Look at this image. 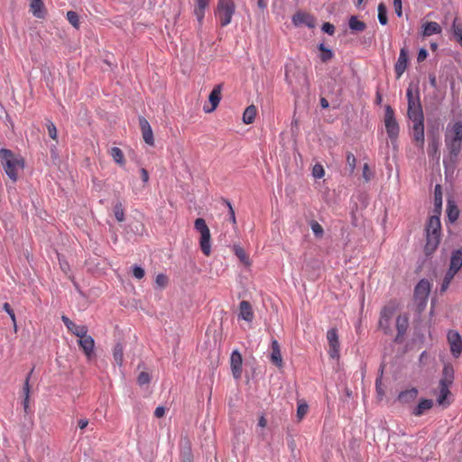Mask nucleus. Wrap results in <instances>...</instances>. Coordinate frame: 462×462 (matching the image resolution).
Returning <instances> with one entry per match:
<instances>
[{
    "instance_id": "9b49d317",
    "label": "nucleus",
    "mask_w": 462,
    "mask_h": 462,
    "mask_svg": "<svg viewBox=\"0 0 462 462\" xmlns=\"http://www.w3.org/2000/svg\"><path fill=\"white\" fill-rule=\"evenodd\" d=\"M395 310L392 306H385L380 313L379 328L384 331L385 334L391 332V320L394 315Z\"/></svg>"
},
{
    "instance_id": "5701e85b",
    "label": "nucleus",
    "mask_w": 462,
    "mask_h": 462,
    "mask_svg": "<svg viewBox=\"0 0 462 462\" xmlns=\"http://www.w3.org/2000/svg\"><path fill=\"white\" fill-rule=\"evenodd\" d=\"M440 242V236L439 235H427V241L425 245V254L430 255L435 252Z\"/></svg>"
},
{
    "instance_id": "aec40b11",
    "label": "nucleus",
    "mask_w": 462,
    "mask_h": 462,
    "mask_svg": "<svg viewBox=\"0 0 462 462\" xmlns=\"http://www.w3.org/2000/svg\"><path fill=\"white\" fill-rule=\"evenodd\" d=\"M30 12L37 18H44L46 15V8L42 0H31Z\"/></svg>"
},
{
    "instance_id": "de8ad7c7",
    "label": "nucleus",
    "mask_w": 462,
    "mask_h": 462,
    "mask_svg": "<svg viewBox=\"0 0 462 462\" xmlns=\"http://www.w3.org/2000/svg\"><path fill=\"white\" fill-rule=\"evenodd\" d=\"M150 380H151L150 375L146 372L140 373V374L138 375V378H137V382L140 385L149 383Z\"/></svg>"
},
{
    "instance_id": "39448f33",
    "label": "nucleus",
    "mask_w": 462,
    "mask_h": 462,
    "mask_svg": "<svg viewBox=\"0 0 462 462\" xmlns=\"http://www.w3.org/2000/svg\"><path fill=\"white\" fill-rule=\"evenodd\" d=\"M195 229L199 232L200 234V239H199V246L202 251V253L208 256L211 254V236H210V230L208 226L206 224L205 219L203 218H197L194 223Z\"/></svg>"
},
{
    "instance_id": "49530a36",
    "label": "nucleus",
    "mask_w": 462,
    "mask_h": 462,
    "mask_svg": "<svg viewBox=\"0 0 462 462\" xmlns=\"http://www.w3.org/2000/svg\"><path fill=\"white\" fill-rule=\"evenodd\" d=\"M235 254L243 263H248V255L245 254L243 248L236 247Z\"/></svg>"
},
{
    "instance_id": "4be33fe9",
    "label": "nucleus",
    "mask_w": 462,
    "mask_h": 462,
    "mask_svg": "<svg viewBox=\"0 0 462 462\" xmlns=\"http://www.w3.org/2000/svg\"><path fill=\"white\" fill-rule=\"evenodd\" d=\"M221 91H222L221 84L216 85L214 87V88L212 89V91L210 92L209 97H208V100L211 104V109L207 110V112H212L217 107V106L221 100Z\"/></svg>"
},
{
    "instance_id": "c85d7f7f",
    "label": "nucleus",
    "mask_w": 462,
    "mask_h": 462,
    "mask_svg": "<svg viewBox=\"0 0 462 462\" xmlns=\"http://www.w3.org/2000/svg\"><path fill=\"white\" fill-rule=\"evenodd\" d=\"M433 405V402L431 400H429V399H423L421 400L419 404L417 405V407L414 409L413 411V414L415 416H420L422 415L426 411L431 409Z\"/></svg>"
},
{
    "instance_id": "f704fd0d",
    "label": "nucleus",
    "mask_w": 462,
    "mask_h": 462,
    "mask_svg": "<svg viewBox=\"0 0 462 462\" xmlns=\"http://www.w3.org/2000/svg\"><path fill=\"white\" fill-rule=\"evenodd\" d=\"M318 48L320 51L319 58L323 62H327L333 59V51L330 49L326 48L324 43H319Z\"/></svg>"
},
{
    "instance_id": "72a5a7b5",
    "label": "nucleus",
    "mask_w": 462,
    "mask_h": 462,
    "mask_svg": "<svg viewBox=\"0 0 462 462\" xmlns=\"http://www.w3.org/2000/svg\"><path fill=\"white\" fill-rule=\"evenodd\" d=\"M449 386L450 384L439 383V394L438 397V402L439 405H445V401L448 395L450 393Z\"/></svg>"
},
{
    "instance_id": "393cba45",
    "label": "nucleus",
    "mask_w": 462,
    "mask_h": 462,
    "mask_svg": "<svg viewBox=\"0 0 462 462\" xmlns=\"http://www.w3.org/2000/svg\"><path fill=\"white\" fill-rule=\"evenodd\" d=\"M459 209L452 199H448L447 202V216L450 223H455L459 217Z\"/></svg>"
},
{
    "instance_id": "9d476101",
    "label": "nucleus",
    "mask_w": 462,
    "mask_h": 462,
    "mask_svg": "<svg viewBox=\"0 0 462 462\" xmlns=\"http://www.w3.org/2000/svg\"><path fill=\"white\" fill-rule=\"evenodd\" d=\"M448 342L450 346V352L455 358H457L462 353V337L457 331L449 330L448 333Z\"/></svg>"
},
{
    "instance_id": "e433bc0d",
    "label": "nucleus",
    "mask_w": 462,
    "mask_h": 462,
    "mask_svg": "<svg viewBox=\"0 0 462 462\" xmlns=\"http://www.w3.org/2000/svg\"><path fill=\"white\" fill-rule=\"evenodd\" d=\"M114 214L118 222H123L125 220V209L122 202L117 201L114 206Z\"/></svg>"
},
{
    "instance_id": "0eeeda50",
    "label": "nucleus",
    "mask_w": 462,
    "mask_h": 462,
    "mask_svg": "<svg viewBox=\"0 0 462 462\" xmlns=\"http://www.w3.org/2000/svg\"><path fill=\"white\" fill-rule=\"evenodd\" d=\"M383 122L388 137L392 143L395 142L399 136L400 126L395 118L394 111L389 105L385 106Z\"/></svg>"
},
{
    "instance_id": "4468645a",
    "label": "nucleus",
    "mask_w": 462,
    "mask_h": 462,
    "mask_svg": "<svg viewBox=\"0 0 462 462\" xmlns=\"http://www.w3.org/2000/svg\"><path fill=\"white\" fill-rule=\"evenodd\" d=\"M79 345L87 357L90 359L94 355L95 341L93 337L87 333L85 336L79 337Z\"/></svg>"
},
{
    "instance_id": "13d9d810",
    "label": "nucleus",
    "mask_w": 462,
    "mask_h": 462,
    "mask_svg": "<svg viewBox=\"0 0 462 462\" xmlns=\"http://www.w3.org/2000/svg\"><path fill=\"white\" fill-rule=\"evenodd\" d=\"M438 150H439L438 143L433 142L429 146V154L430 155L431 153H437Z\"/></svg>"
},
{
    "instance_id": "09e8293b",
    "label": "nucleus",
    "mask_w": 462,
    "mask_h": 462,
    "mask_svg": "<svg viewBox=\"0 0 462 462\" xmlns=\"http://www.w3.org/2000/svg\"><path fill=\"white\" fill-rule=\"evenodd\" d=\"M47 129H48L49 136L51 139L56 140L57 139V128H56L55 125L52 122H50L47 125Z\"/></svg>"
},
{
    "instance_id": "20e7f679",
    "label": "nucleus",
    "mask_w": 462,
    "mask_h": 462,
    "mask_svg": "<svg viewBox=\"0 0 462 462\" xmlns=\"http://www.w3.org/2000/svg\"><path fill=\"white\" fill-rule=\"evenodd\" d=\"M462 267V249L456 250L452 253L450 257V263L449 268L447 271L443 282L441 284V291H445L451 281L453 280L454 276L457 274V273L460 270Z\"/></svg>"
},
{
    "instance_id": "a18cd8bd",
    "label": "nucleus",
    "mask_w": 462,
    "mask_h": 462,
    "mask_svg": "<svg viewBox=\"0 0 462 462\" xmlns=\"http://www.w3.org/2000/svg\"><path fill=\"white\" fill-rule=\"evenodd\" d=\"M325 171L321 164H316L312 170V175L315 178L320 179L324 176Z\"/></svg>"
},
{
    "instance_id": "dca6fc26",
    "label": "nucleus",
    "mask_w": 462,
    "mask_h": 462,
    "mask_svg": "<svg viewBox=\"0 0 462 462\" xmlns=\"http://www.w3.org/2000/svg\"><path fill=\"white\" fill-rule=\"evenodd\" d=\"M139 125L142 131L143 141L152 146L154 144V138L152 127L149 122L144 117L139 118Z\"/></svg>"
},
{
    "instance_id": "2eb2a0df",
    "label": "nucleus",
    "mask_w": 462,
    "mask_h": 462,
    "mask_svg": "<svg viewBox=\"0 0 462 462\" xmlns=\"http://www.w3.org/2000/svg\"><path fill=\"white\" fill-rule=\"evenodd\" d=\"M61 320L66 326L67 329L75 335L76 337H79L81 336H85V334L88 333V328L87 326H80L74 323L72 320H70L67 316H62Z\"/></svg>"
},
{
    "instance_id": "680f3d73",
    "label": "nucleus",
    "mask_w": 462,
    "mask_h": 462,
    "mask_svg": "<svg viewBox=\"0 0 462 462\" xmlns=\"http://www.w3.org/2000/svg\"><path fill=\"white\" fill-rule=\"evenodd\" d=\"M455 39L462 46V31H453Z\"/></svg>"
},
{
    "instance_id": "4c0bfd02",
    "label": "nucleus",
    "mask_w": 462,
    "mask_h": 462,
    "mask_svg": "<svg viewBox=\"0 0 462 462\" xmlns=\"http://www.w3.org/2000/svg\"><path fill=\"white\" fill-rule=\"evenodd\" d=\"M378 19L382 25L387 23V10L383 4L378 5Z\"/></svg>"
},
{
    "instance_id": "c9c22d12",
    "label": "nucleus",
    "mask_w": 462,
    "mask_h": 462,
    "mask_svg": "<svg viewBox=\"0 0 462 462\" xmlns=\"http://www.w3.org/2000/svg\"><path fill=\"white\" fill-rule=\"evenodd\" d=\"M434 203L439 214L442 206V189L439 184H437L434 189Z\"/></svg>"
},
{
    "instance_id": "e2e57ef3",
    "label": "nucleus",
    "mask_w": 462,
    "mask_h": 462,
    "mask_svg": "<svg viewBox=\"0 0 462 462\" xmlns=\"http://www.w3.org/2000/svg\"><path fill=\"white\" fill-rule=\"evenodd\" d=\"M88 424V420L87 419H80L78 422V426L80 430H84Z\"/></svg>"
},
{
    "instance_id": "6e6d98bb",
    "label": "nucleus",
    "mask_w": 462,
    "mask_h": 462,
    "mask_svg": "<svg viewBox=\"0 0 462 462\" xmlns=\"http://www.w3.org/2000/svg\"><path fill=\"white\" fill-rule=\"evenodd\" d=\"M427 56H428V51L425 49H420L418 53V57H417L418 62L424 61L426 60Z\"/></svg>"
},
{
    "instance_id": "69168bd1",
    "label": "nucleus",
    "mask_w": 462,
    "mask_h": 462,
    "mask_svg": "<svg viewBox=\"0 0 462 462\" xmlns=\"http://www.w3.org/2000/svg\"><path fill=\"white\" fill-rule=\"evenodd\" d=\"M267 425V420L266 419L264 418L263 415H262L260 418H259V420H258V426H260L261 428H264L266 427Z\"/></svg>"
},
{
    "instance_id": "ea45409f",
    "label": "nucleus",
    "mask_w": 462,
    "mask_h": 462,
    "mask_svg": "<svg viewBox=\"0 0 462 462\" xmlns=\"http://www.w3.org/2000/svg\"><path fill=\"white\" fill-rule=\"evenodd\" d=\"M346 163L348 165L350 173H353L356 169V159L352 152H348L346 154Z\"/></svg>"
},
{
    "instance_id": "8fccbe9b",
    "label": "nucleus",
    "mask_w": 462,
    "mask_h": 462,
    "mask_svg": "<svg viewBox=\"0 0 462 462\" xmlns=\"http://www.w3.org/2000/svg\"><path fill=\"white\" fill-rule=\"evenodd\" d=\"M144 270L140 267V266H137V265H134L133 267V275L136 278V279H143L144 277Z\"/></svg>"
},
{
    "instance_id": "cd10ccee",
    "label": "nucleus",
    "mask_w": 462,
    "mask_h": 462,
    "mask_svg": "<svg viewBox=\"0 0 462 462\" xmlns=\"http://www.w3.org/2000/svg\"><path fill=\"white\" fill-rule=\"evenodd\" d=\"M256 115H257V108L254 105H251V106H247L245 109L244 114H243V122L245 125L252 124L254 121Z\"/></svg>"
},
{
    "instance_id": "052dcab7",
    "label": "nucleus",
    "mask_w": 462,
    "mask_h": 462,
    "mask_svg": "<svg viewBox=\"0 0 462 462\" xmlns=\"http://www.w3.org/2000/svg\"><path fill=\"white\" fill-rule=\"evenodd\" d=\"M29 378H30V375L27 376L24 385H23V388L24 396H29V393H30Z\"/></svg>"
},
{
    "instance_id": "412c9836",
    "label": "nucleus",
    "mask_w": 462,
    "mask_h": 462,
    "mask_svg": "<svg viewBox=\"0 0 462 462\" xmlns=\"http://www.w3.org/2000/svg\"><path fill=\"white\" fill-rule=\"evenodd\" d=\"M441 233V224L439 216H431L426 227V235H439Z\"/></svg>"
},
{
    "instance_id": "37998d69",
    "label": "nucleus",
    "mask_w": 462,
    "mask_h": 462,
    "mask_svg": "<svg viewBox=\"0 0 462 462\" xmlns=\"http://www.w3.org/2000/svg\"><path fill=\"white\" fill-rule=\"evenodd\" d=\"M309 406L306 403H300L297 408V417L300 420L307 414Z\"/></svg>"
},
{
    "instance_id": "58836bf2",
    "label": "nucleus",
    "mask_w": 462,
    "mask_h": 462,
    "mask_svg": "<svg viewBox=\"0 0 462 462\" xmlns=\"http://www.w3.org/2000/svg\"><path fill=\"white\" fill-rule=\"evenodd\" d=\"M67 19L69 23L75 28H78L79 25V16L74 11H69L67 13Z\"/></svg>"
},
{
    "instance_id": "a211bd4d",
    "label": "nucleus",
    "mask_w": 462,
    "mask_h": 462,
    "mask_svg": "<svg viewBox=\"0 0 462 462\" xmlns=\"http://www.w3.org/2000/svg\"><path fill=\"white\" fill-rule=\"evenodd\" d=\"M239 318L247 322L253 321L254 314L253 311L252 305L249 301L242 300L239 303Z\"/></svg>"
},
{
    "instance_id": "f8f14e48",
    "label": "nucleus",
    "mask_w": 462,
    "mask_h": 462,
    "mask_svg": "<svg viewBox=\"0 0 462 462\" xmlns=\"http://www.w3.org/2000/svg\"><path fill=\"white\" fill-rule=\"evenodd\" d=\"M412 139L422 148L424 144V120L412 121Z\"/></svg>"
},
{
    "instance_id": "864d4df0",
    "label": "nucleus",
    "mask_w": 462,
    "mask_h": 462,
    "mask_svg": "<svg viewBox=\"0 0 462 462\" xmlns=\"http://www.w3.org/2000/svg\"><path fill=\"white\" fill-rule=\"evenodd\" d=\"M375 387H376V392H377L379 398L382 399L383 396L384 395V391L382 387V382H381L380 378L376 380Z\"/></svg>"
},
{
    "instance_id": "0e129e2a",
    "label": "nucleus",
    "mask_w": 462,
    "mask_h": 462,
    "mask_svg": "<svg viewBox=\"0 0 462 462\" xmlns=\"http://www.w3.org/2000/svg\"><path fill=\"white\" fill-rule=\"evenodd\" d=\"M141 178L143 182H147L149 180V174L148 171L145 169H141Z\"/></svg>"
},
{
    "instance_id": "a878e982",
    "label": "nucleus",
    "mask_w": 462,
    "mask_h": 462,
    "mask_svg": "<svg viewBox=\"0 0 462 462\" xmlns=\"http://www.w3.org/2000/svg\"><path fill=\"white\" fill-rule=\"evenodd\" d=\"M210 0H195L194 14L200 22L205 15V10L208 7Z\"/></svg>"
},
{
    "instance_id": "7ed1b4c3",
    "label": "nucleus",
    "mask_w": 462,
    "mask_h": 462,
    "mask_svg": "<svg viewBox=\"0 0 462 462\" xmlns=\"http://www.w3.org/2000/svg\"><path fill=\"white\" fill-rule=\"evenodd\" d=\"M406 97L408 100V117L411 121L424 120L419 89L416 88L413 90L411 88H408L406 91Z\"/></svg>"
},
{
    "instance_id": "3c124183",
    "label": "nucleus",
    "mask_w": 462,
    "mask_h": 462,
    "mask_svg": "<svg viewBox=\"0 0 462 462\" xmlns=\"http://www.w3.org/2000/svg\"><path fill=\"white\" fill-rule=\"evenodd\" d=\"M373 177V173L369 168L367 163H365L363 166V178L365 181H369Z\"/></svg>"
},
{
    "instance_id": "5fc2aeb1",
    "label": "nucleus",
    "mask_w": 462,
    "mask_h": 462,
    "mask_svg": "<svg viewBox=\"0 0 462 462\" xmlns=\"http://www.w3.org/2000/svg\"><path fill=\"white\" fill-rule=\"evenodd\" d=\"M393 8L398 16L402 15V0H393Z\"/></svg>"
},
{
    "instance_id": "ddd939ff",
    "label": "nucleus",
    "mask_w": 462,
    "mask_h": 462,
    "mask_svg": "<svg viewBox=\"0 0 462 462\" xmlns=\"http://www.w3.org/2000/svg\"><path fill=\"white\" fill-rule=\"evenodd\" d=\"M243 359L241 354L237 350H234L230 357V365L233 376L239 379L242 374Z\"/></svg>"
},
{
    "instance_id": "2f4dec72",
    "label": "nucleus",
    "mask_w": 462,
    "mask_h": 462,
    "mask_svg": "<svg viewBox=\"0 0 462 462\" xmlns=\"http://www.w3.org/2000/svg\"><path fill=\"white\" fill-rule=\"evenodd\" d=\"M109 154L113 160L119 165L123 166L125 163V156L122 150L118 147L111 148Z\"/></svg>"
},
{
    "instance_id": "79ce46f5",
    "label": "nucleus",
    "mask_w": 462,
    "mask_h": 462,
    "mask_svg": "<svg viewBox=\"0 0 462 462\" xmlns=\"http://www.w3.org/2000/svg\"><path fill=\"white\" fill-rule=\"evenodd\" d=\"M365 23L357 20L356 16L349 19V29H364Z\"/></svg>"
},
{
    "instance_id": "6e6552de",
    "label": "nucleus",
    "mask_w": 462,
    "mask_h": 462,
    "mask_svg": "<svg viewBox=\"0 0 462 462\" xmlns=\"http://www.w3.org/2000/svg\"><path fill=\"white\" fill-rule=\"evenodd\" d=\"M327 339L328 342V355L333 359L339 358L340 344L337 328H330L327 333Z\"/></svg>"
},
{
    "instance_id": "f3484780",
    "label": "nucleus",
    "mask_w": 462,
    "mask_h": 462,
    "mask_svg": "<svg viewBox=\"0 0 462 462\" xmlns=\"http://www.w3.org/2000/svg\"><path fill=\"white\" fill-rule=\"evenodd\" d=\"M408 63V51L406 48H402L400 51L399 58L394 65V71L396 78L400 79L404 73Z\"/></svg>"
},
{
    "instance_id": "423d86ee",
    "label": "nucleus",
    "mask_w": 462,
    "mask_h": 462,
    "mask_svg": "<svg viewBox=\"0 0 462 462\" xmlns=\"http://www.w3.org/2000/svg\"><path fill=\"white\" fill-rule=\"evenodd\" d=\"M235 10L236 5L233 0H218L216 17L221 26L230 23Z\"/></svg>"
},
{
    "instance_id": "774afa93",
    "label": "nucleus",
    "mask_w": 462,
    "mask_h": 462,
    "mask_svg": "<svg viewBox=\"0 0 462 462\" xmlns=\"http://www.w3.org/2000/svg\"><path fill=\"white\" fill-rule=\"evenodd\" d=\"M23 408H24V411L25 412H27V410L29 408V396H24V399H23Z\"/></svg>"
},
{
    "instance_id": "c756f323",
    "label": "nucleus",
    "mask_w": 462,
    "mask_h": 462,
    "mask_svg": "<svg viewBox=\"0 0 462 462\" xmlns=\"http://www.w3.org/2000/svg\"><path fill=\"white\" fill-rule=\"evenodd\" d=\"M409 325V319L405 315H399L396 319V328L398 330V336L402 337L405 334Z\"/></svg>"
},
{
    "instance_id": "a19ab883",
    "label": "nucleus",
    "mask_w": 462,
    "mask_h": 462,
    "mask_svg": "<svg viewBox=\"0 0 462 462\" xmlns=\"http://www.w3.org/2000/svg\"><path fill=\"white\" fill-rule=\"evenodd\" d=\"M310 227L316 236L321 237L323 236V233H324L323 227L317 221H313L310 225Z\"/></svg>"
},
{
    "instance_id": "f03ea898",
    "label": "nucleus",
    "mask_w": 462,
    "mask_h": 462,
    "mask_svg": "<svg viewBox=\"0 0 462 462\" xmlns=\"http://www.w3.org/2000/svg\"><path fill=\"white\" fill-rule=\"evenodd\" d=\"M0 160L6 175L16 182L18 173L24 168V159L20 154L14 153L11 150L3 148L0 150Z\"/></svg>"
},
{
    "instance_id": "6ab92c4d",
    "label": "nucleus",
    "mask_w": 462,
    "mask_h": 462,
    "mask_svg": "<svg viewBox=\"0 0 462 462\" xmlns=\"http://www.w3.org/2000/svg\"><path fill=\"white\" fill-rule=\"evenodd\" d=\"M271 361L277 367L281 368L283 365L282 356L281 353V347L276 339L272 340V353Z\"/></svg>"
},
{
    "instance_id": "7c9ffc66",
    "label": "nucleus",
    "mask_w": 462,
    "mask_h": 462,
    "mask_svg": "<svg viewBox=\"0 0 462 462\" xmlns=\"http://www.w3.org/2000/svg\"><path fill=\"white\" fill-rule=\"evenodd\" d=\"M418 391L415 388L406 390L399 394V401L402 402H409L417 397Z\"/></svg>"
},
{
    "instance_id": "c03bdc74",
    "label": "nucleus",
    "mask_w": 462,
    "mask_h": 462,
    "mask_svg": "<svg viewBox=\"0 0 462 462\" xmlns=\"http://www.w3.org/2000/svg\"><path fill=\"white\" fill-rule=\"evenodd\" d=\"M155 282L160 288H164L168 284V277L163 273H160L156 276Z\"/></svg>"
},
{
    "instance_id": "1a4fd4ad",
    "label": "nucleus",
    "mask_w": 462,
    "mask_h": 462,
    "mask_svg": "<svg viewBox=\"0 0 462 462\" xmlns=\"http://www.w3.org/2000/svg\"><path fill=\"white\" fill-rule=\"evenodd\" d=\"M292 23L296 27L307 26L312 29L316 26V19L314 16L303 11H299L293 15Z\"/></svg>"
},
{
    "instance_id": "bf43d9fd",
    "label": "nucleus",
    "mask_w": 462,
    "mask_h": 462,
    "mask_svg": "<svg viewBox=\"0 0 462 462\" xmlns=\"http://www.w3.org/2000/svg\"><path fill=\"white\" fill-rule=\"evenodd\" d=\"M421 29H439V26L437 23H428L422 25Z\"/></svg>"
},
{
    "instance_id": "603ef678",
    "label": "nucleus",
    "mask_w": 462,
    "mask_h": 462,
    "mask_svg": "<svg viewBox=\"0 0 462 462\" xmlns=\"http://www.w3.org/2000/svg\"><path fill=\"white\" fill-rule=\"evenodd\" d=\"M225 203L227 205L228 207V209H229V219L230 221L236 225V215H235V210L231 205V203L228 201V200H225Z\"/></svg>"
},
{
    "instance_id": "473e14b6",
    "label": "nucleus",
    "mask_w": 462,
    "mask_h": 462,
    "mask_svg": "<svg viewBox=\"0 0 462 462\" xmlns=\"http://www.w3.org/2000/svg\"><path fill=\"white\" fill-rule=\"evenodd\" d=\"M113 357H114L115 362L119 366H121L123 365V361H124V347H123L122 344L117 343L114 346Z\"/></svg>"
},
{
    "instance_id": "bb28decb",
    "label": "nucleus",
    "mask_w": 462,
    "mask_h": 462,
    "mask_svg": "<svg viewBox=\"0 0 462 462\" xmlns=\"http://www.w3.org/2000/svg\"><path fill=\"white\" fill-rule=\"evenodd\" d=\"M454 380V369L452 365L446 364L443 367L442 378L439 383L452 384Z\"/></svg>"
},
{
    "instance_id": "4d7b16f0",
    "label": "nucleus",
    "mask_w": 462,
    "mask_h": 462,
    "mask_svg": "<svg viewBox=\"0 0 462 462\" xmlns=\"http://www.w3.org/2000/svg\"><path fill=\"white\" fill-rule=\"evenodd\" d=\"M165 414V408L163 406H158L154 411V416L156 418H162Z\"/></svg>"
},
{
    "instance_id": "b1692460",
    "label": "nucleus",
    "mask_w": 462,
    "mask_h": 462,
    "mask_svg": "<svg viewBox=\"0 0 462 462\" xmlns=\"http://www.w3.org/2000/svg\"><path fill=\"white\" fill-rule=\"evenodd\" d=\"M430 291V284L427 280H420L415 287V295L418 298L426 299Z\"/></svg>"
},
{
    "instance_id": "f257e3e1",
    "label": "nucleus",
    "mask_w": 462,
    "mask_h": 462,
    "mask_svg": "<svg viewBox=\"0 0 462 462\" xmlns=\"http://www.w3.org/2000/svg\"><path fill=\"white\" fill-rule=\"evenodd\" d=\"M444 141L450 162H456L462 151V120L447 125Z\"/></svg>"
},
{
    "instance_id": "338daca9",
    "label": "nucleus",
    "mask_w": 462,
    "mask_h": 462,
    "mask_svg": "<svg viewBox=\"0 0 462 462\" xmlns=\"http://www.w3.org/2000/svg\"><path fill=\"white\" fill-rule=\"evenodd\" d=\"M3 309L6 311V313H8V315L10 313H12L14 310H12L11 306L9 303L5 302L3 306Z\"/></svg>"
}]
</instances>
